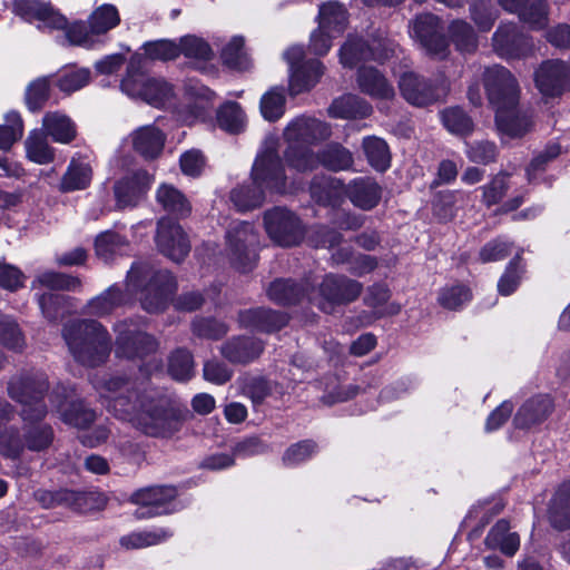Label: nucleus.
I'll list each match as a JSON object with an SVG mask.
<instances>
[{
    "instance_id": "1",
    "label": "nucleus",
    "mask_w": 570,
    "mask_h": 570,
    "mask_svg": "<svg viewBox=\"0 0 570 570\" xmlns=\"http://www.w3.org/2000/svg\"><path fill=\"white\" fill-rule=\"evenodd\" d=\"M130 383L119 377L94 383L102 404L116 417L130 422L151 436H170L179 431L183 416L179 409L167 399H154L130 389Z\"/></svg>"
},
{
    "instance_id": "2",
    "label": "nucleus",
    "mask_w": 570,
    "mask_h": 570,
    "mask_svg": "<svg viewBox=\"0 0 570 570\" xmlns=\"http://www.w3.org/2000/svg\"><path fill=\"white\" fill-rule=\"evenodd\" d=\"M483 83L490 104L495 109V122L502 139L520 138L532 127L527 111L518 108L520 89L517 79L504 67H485Z\"/></svg>"
},
{
    "instance_id": "3",
    "label": "nucleus",
    "mask_w": 570,
    "mask_h": 570,
    "mask_svg": "<svg viewBox=\"0 0 570 570\" xmlns=\"http://www.w3.org/2000/svg\"><path fill=\"white\" fill-rule=\"evenodd\" d=\"M284 190V168L272 144L258 154L253 165L250 183L233 189L230 200L238 210L245 212L261 206L266 193Z\"/></svg>"
},
{
    "instance_id": "4",
    "label": "nucleus",
    "mask_w": 570,
    "mask_h": 570,
    "mask_svg": "<svg viewBox=\"0 0 570 570\" xmlns=\"http://www.w3.org/2000/svg\"><path fill=\"white\" fill-rule=\"evenodd\" d=\"M63 340L73 358L86 366H98L106 362L111 345L107 330L97 321L77 320L62 330Z\"/></svg>"
},
{
    "instance_id": "5",
    "label": "nucleus",
    "mask_w": 570,
    "mask_h": 570,
    "mask_svg": "<svg viewBox=\"0 0 570 570\" xmlns=\"http://www.w3.org/2000/svg\"><path fill=\"white\" fill-rule=\"evenodd\" d=\"M176 287V281L168 271H155L142 262L132 264L126 278L128 295L140 293L141 305L150 313L164 309Z\"/></svg>"
},
{
    "instance_id": "6",
    "label": "nucleus",
    "mask_w": 570,
    "mask_h": 570,
    "mask_svg": "<svg viewBox=\"0 0 570 570\" xmlns=\"http://www.w3.org/2000/svg\"><path fill=\"white\" fill-rule=\"evenodd\" d=\"M141 58H132L127 75L121 81V90L132 99H140L154 107H164L174 97L170 83L160 78H151L138 70Z\"/></svg>"
},
{
    "instance_id": "7",
    "label": "nucleus",
    "mask_w": 570,
    "mask_h": 570,
    "mask_svg": "<svg viewBox=\"0 0 570 570\" xmlns=\"http://www.w3.org/2000/svg\"><path fill=\"white\" fill-rule=\"evenodd\" d=\"M120 23V13L115 4L104 3L94 9L87 23L78 21L66 31L71 45L91 48L99 42L100 37L115 29Z\"/></svg>"
},
{
    "instance_id": "8",
    "label": "nucleus",
    "mask_w": 570,
    "mask_h": 570,
    "mask_svg": "<svg viewBox=\"0 0 570 570\" xmlns=\"http://www.w3.org/2000/svg\"><path fill=\"white\" fill-rule=\"evenodd\" d=\"M46 389L43 374L16 376L10 381L9 394L22 404L21 415L24 422H37L46 415L47 409L42 402Z\"/></svg>"
},
{
    "instance_id": "9",
    "label": "nucleus",
    "mask_w": 570,
    "mask_h": 570,
    "mask_svg": "<svg viewBox=\"0 0 570 570\" xmlns=\"http://www.w3.org/2000/svg\"><path fill=\"white\" fill-rule=\"evenodd\" d=\"M396 49L397 45L389 38H375L371 43H364L362 39L348 36L340 50V61L347 68L368 60L382 63L393 57Z\"/></svg>"
},
{
    "instance_id": "10",
    "label": "nucleus",
    "mask_w": 570,
    "mask_h": 570,
    "mask_svg": "<svg viewBox=\"0 0 570 570\" xmlns=\"http://www.w3.org/2000/svg\"><path fill=\"white\" fill-rule=\"evenodd\" d=\"M258 243L254 226L246 222L236 223L227 232V255L232 265L240 272L250 271L256 263Z\"/></svg>"
},
{
    "instance_id": "11",
    "label": "nucleus",
    "mask_w": 570,
    "mask_h": 570,
    "mask_svg": "<svg viewBox=\"0 0 570 570\" xmlns=\"http://www.w3.org/2000/svg\"><path fill=\"white\" fill-rule=\"evenodd\" d=\"M399 90L410 105L425 107L444 98L449 83L444 79L432 81L413 71H405L399 78Z\"/></svg>"
},
{
    "instance_id": "12",
    "label": "nucleus",
    "mask_w": 570,
    "mask_h": 570,
    "mask_svg": "<svg viewBox=\"0 0 570 570\" xmlns=\"http://www.w3.org/2000/svg\"><path fill=\"white\" fill-rule=\"evenodd\" d=\"M287 164L297 171H308L317 168L320 165L333 170H347L353 166V156L348 149L340 144H330L321 150L320 154L303 153L296 157L293 151L287 154Z\"/></svg>"
},
{
    "instance_id": "13",
    "label": "nucleus",
    "mask_w": 570,
    "mask_h": 570,
    "mask_svg": "<svg viewBox=\"0 0 570 570\" xmlns=\"http://www.w3.org/2000/svg\"><path fill=\"white\" fill-rule=\"evenodd\" d=\"M362 285L346 276L326 275L320 288L308 299L322 311L331 313L334 305L346 304L358 297Z\"/></svg>"
},
{
    "instance_id": "14",
    "label": "nucleus",
    "mask_w": 570,
    "mask_h": 570,
    "mask_svg": "<svg viewBox=\"0 0 570 570\" xmlns=\"http://www.w3.org/2000/svg\"><path fill=\"white\" fill-rule=\"evenodd\" d=\"M331 127L316 118L308 116H299L293 119L284 129V138L288 142L287 154L293 151L296 157H301L303 153H309L308 150H298V145H314L322 140L327 139L331 136Z\"/></svg>"
},
{
    "instance_id": "15",
    "label": "nucleus",
    "mask_w": 570,
    "mask_h": 570,
    "mask_svg": "<svg viewBox=\"0 0 570 570\" xmlns=\"http://www.w3.org/2000/svg\"><path fill=\"white\" fill-rule=\"evenodd\" d=\"M264 224L268 236L281 246L297 245L305 236L299 218L286 208L275 207L266 212Z\"/></svg>"
},
{
    "instance_id": "16",
    "label": "nucleus",
    "mask_w": 570,
    "mask_h": 570,
    "mask_svg": "<svg viewBox=\"0 0 570 570\" xmlns=\"http://www.w3.org/2000/svg\"><path fill=\"white\" fill-rule=\"evenodd\" d=\"M117 333L116 355L124 358H144L156 352L158 344L132 321L120 322L115 326Z\"/></svg>"
},
{
    "instance_id": "17",
    "label": "nucleus",
    "mask_w": 570,
    "mask_h": 570,
    "mask_svg": "<svg viewBox=\"0 0 570 570\" xmlns=\"http://www.w3.org/2000/svg\"><path fill=\"white\" fill-rule=\"evenodd\" d=\"M303 56L304 50L299 46L291 47L284 52L291 71L288 88L294 96L313 88L323 75V65L318 60H309L298 66Z\"/></svg>"
},
{
    "instance_id": "18",
    "label": "nucleus",
    "mask_w": 570,
    "mask_h": 570,
    "mask_svg": "<svg viewBox=\"0 0 570 570\" xmlns=\"http://www.w3.org/2000/svg\"><path fill=\"white\" fill-rule=\"evenodd\" d=\"M440 19L426 13L415 18L410 27V35L426 52L438 59L446 57L449 45L441 33Z\"/></svg>"
},
{
    "instance_id": "19",
    "label": "nucleus",
    "mask_w": 570,
    "mask_h": 570,
    "mask_svg": "<svg viewBox=\"0 0 570 570\" xmlns=\"http://www.w3.org/2000/svg\"><path fill=\"white\" fill-rule=\"evenodd\" d=\"M176 495L177 491L173 487H150L135 492L131 495V502L140 505L136 511V517L144 519L170 513Z\"/></svg>"
},
{
    "instance_id": "20",
    "label": "nucleus",
    "mask_w": 570,
    "mask_h": 570,
    "mask_svg": "<svg viewBox=\"0 0 570 570\" xmlns=\"http://www.w3.org/2000/svg\"><path fill=\"white\" fill-rule=\"evenodd\" d=\"M153 181L154 176L146 170L127 174L114 186L116 206L119 209L137 206L146 197Z\"/></svg>"
},
{
    "instance_id": "21",
    "label": "nucleus",
    "mask_w": 570,
    "mask_h": 570,
    "mask_svg": "<svg viewBox=\"0 0 570 570\" xmlns=\"http://www.w3.org/2000/svg\"><path fill=\"white\" fill-rule=\"evenodd\" d=\"M535 86L544 97H557L570 90V67L563 61L543 62L534 75Z\"/></svg>"
},
{
    "instance_id": "22",
    "label": "nucleus",
    "mask_w": 570,
    "mask_h": 570,
    "mask_svg": "<svg viewBox=\"0 0 570 570\" xmlns=\"http://www.w3.org/2000/svg\"><path fill=\"white\" fill-rule=\"evenodd\" d=\"M73 392L72 389L58 386L52 392L50 400L66 424L85 429L94 422L96 414L92 410L85 407L81 402L71 401Z\"/></svg>"
},
{
    "instance_id": "23",
    "label": "nucleus",
    "mask_w": 570,
    "mask_h": 570,
    "mask_svg": "<svg viewBox=\"0 0 570 570\" xmlns=\"http://www.w3.org/2000/svg\"><path fill=\"white\" fill-rule=\"evenodd\" d=\"M493 50L502 58L514 59L527 56L532 42L519 31L514 23H501L492 37Z\"/></svg>"
},
{
    "instance_id": "24",
    "label": "nucleus",
    "mask_w": 570,
    "mask_h": 570,
    "mask_svg": "<svg viewBox=\"0 0 570 570\" xmlns=\"http://www.w3.org/2000/svg\"><path fill=\"white\" fill-rule=\"evenodd\" d=\"M14 12L24 20L36 23L40 30L65 29L67 20L49 4L38 0H14Z\"/></svg>"
},
{
    "instance_id": "25",
    "label": "nucleus",
    "mask_w": 570,
    "mask_h": 570,
    "mask_svg": "<svg viewBox=\"0 0 570 570\" xmlns=\"http://www.w3.org/2000/svg\"><path fill=\"white\" fill-rule=\"evenodd\" d=\"M156 243L160 253L177 263L183 261L190 249L180 225L168 219H161L158 223Z\"/></svg>"
},
{
    "instance_id": "26",
    "label": "nucleus",
    "mask_w": 570,
    "mask_h": 570,
    "mask_svg": "<svg viewBox=\"0 0 570 570\" xmlns=\"http://www.w3.org/2000/svg\"><path fill=\"white\" fill-rule=\"evenodd\" d=\"M356 83L362 94L374 100L390 101L396 95L393 83L381 70L372 66L358 68Z\"/></svg>"
},
{
    "instance_id": "27",
    "label": "nucleus",
    "mask_w": 570,
    "mask_h": 570,
    "mask_svg": "<svg viewBox=\"0 0 570 570\" xmlns=\"http://www.w3.org/2000/svg\"><path fill=\"white\" fill-rule=\"evenodd\" d=\"M184 89L187 108V115L184 117V120L193 122L194 120L205 119L207 110L214 104L215 92L194 79H189L185 83Z\"/></svg>"
},
{
    "instance_id": "28",
    "label": "nucleus",
    "mask_w": 570,
    "mask_h": 570,
    "mask_svg": "<svg viewBox=\"0 0 570 570\" xmlns=\"http://www.w3.org/2000/svg\"><path fill=\"white\" fill-rule=\"evenodd\" d=\"M552 410L553 403L550 396H533L521 405L513 419V423L519 429H529L546 421Z\"/></svg>"
},
{
    "instance_id": "29",
    "label": "nucleus",
    "mask_w": 570,
    "mask_h": 570,
    "mask_svg": "<svg viewBox=\"0 0 570 570\" xmlns=\"http://www.w3.org/2000/svg\"><path fill=\"white\" fill-rule=\"evenodd\" d=\"M166 136L154 125L142 126L131 134L134 149L146 159H154L160 155Z\"/></svg>"
},
{
    "instance_id": "30",
    "label": "nucleus",
    "mask_w": 570,
    "mask_h": 570,
    "mask_svg": "<svg viewBox=\"0 0 570 570\" xmlns=\"http://www.w3.org/2000/svg\"><path fill=\"white\" fill-rule=\"evenodd\" d=\"M42 129L53 141L69 144L77 136V127L72 119L62 111H48L42 118Z\"/></svg>"
},
{
    "instance_id": "31",
    "label": "nucleus",
    "mask_w": 570,
    "mask_h": 570,
    "mask_svg": "<svg viewBox=\"0 0 570 570\" xmlns=\"http://www.w3.org/2000/svg\"><path fill=\"white\" fill-rule=\"evenodd\" d=\"M92 178V168L86 158H72L63 174L59 190L62 193H71L86 189Z\"/></svg>"
},
{
    "instance_id": "32",
    "label": "nucleus",
    "mask_w": 570,
    "mask_h": 570,
    "mask_svg": "<svg viewBox=\"0 0 570 570\" xmlns=\"http://www.w3.org/2000/svg\"><path fill=\"white\" fill-rule=\"evenodd\" d=\"M346 193L351 202L364 210L372 209L381 199L380 186L368 177L352 180Z\"/></svg>"
},
{
    "instance_id": "33",
    "label": "nucleus",
    "mask_w": 570,
    "mask_h": 570,
    "mask_svg": "<svg viewBox=\"0 0 570 570\" xmlns=\"http://www.w3.org/2000/svg\"><path fill=\"white\" fill-rule=\"evenodd\" d=\"M318 27L331 32L332 37H340L347 27V10L335 0L324 2L318 9Z\"/></svg>"
},
{
    "instance_id": "34",
    "label": "nucleus",
    "mask_w": 570,
    "mask_h": 570,
    "mask_svg": "<svg viewBox=\"0 0 570 570\" xmlns=\"http://www.w3.org/2000/svg\"><path fill=\"white\" fill-rule=\"evenodd\" d=\"M485 544L490 549H499L505 556L512 557L519 550L520 538L517 532L510 531L507 520H499L485 538Z\"/></svg>"
},
{
    "instance_id": "35",
    "label": "nucleus",
    "mask_w": 570,
    "mask_h": 570,
    "mask_svg": "<svg viewBox=\"0 0 570 570\" xmlns=\"http://www.w3.org/2000/svg\"><path fill=\"white\" fill-rule=\"evenodd\" d=\"M156 200L165 212L176 217H186L191 212V205L187 197L170 184H161L158 187Z\"/></svg>"
},
{
    "instance_id": "36",
    "label": "nucleus",
    "mask_w": 570,
    "mask_h": 570,
    "mask_svg": "<svg viewBox=\"0 0 570 570\" xmlns=\"http://www.w3.org/2000/svg\"><path fill=\"white\" fill-rule=\"evenodd\" d=\"M372 106L356 95H345L335 99L328 108L333 118L351 119L364 118L371 115Z\"/></svg>"
},
{
    "instance_id": "37",
    "label": "nucleus",
    "mask_w": 570,
    "mask_h": 570,
    "mask_svg": "<svg viewBox=\"0 0 570 570\" xmlns=\"http://www.w3.org/2000/svg\"><path fill=\"white\" fill-rule=\"evenodd\" d=\"M240 323L264 332L282 328L287 323L286 315L266 308H256L240 314Z\"/></svg>"
},
{
    "instance_id": "38",
    "label": "nucleus",
    "mask_w": 570,
    "mask_h": 570,
    "mask_svg": "<svg viewBox=\"0 0 570 570\" xmlns=\"http://www.w3.org/2000/svg\"><path fill=\"white\" fill-rule=\"evenodd\" d=\"M126 302L127 296L121 293L117 285H111L87 303L86 313L92 316L104 317L110 315Z\"/></svg>"
},
{
    "instance_id": "39",
    "label": "nucleus",
    "mask_w": 570,
    "mask_h": 570,
    "mask_svg": "<svg viewBox=\"0 0 570 570\" xmlns=\"http://www.w3.org/2000/svg\"><path fill=\"white\" fill-rule=\"evenodd\" d=\"M263 351L261 341L250 337L235 338L224 345L222 352L232 362L246 363L257 357Z\"/></svg>"
},
{
    "instance_id": "40",
    "label": "nucleus",
    "mask_w": 570,
    "mask_h": 570,
    "mask_svg": "<svg viewBox=\"0 0 570 570\" xmlns=\"http://www.w3.org/2000/svg\"><path fill=\"white\" fill-rule=\"evenodd\" d=\"M549 519L556 529L570 528V481L556 492L549 508Z\"/></svg>"
},
{
    "instance_id": "41",
    "label": "nucleus",
    "mask_w": 570,
    "mask_h": 570,
    "mask_svg": "<svg viewBox=\"0 0 570 570\" xmlns=\"http://www.w3.org/2000/svg\"><path fill=\"white\" fill-rule=\"evenodd\" d=\"M27 158L36 164H49L55 158V150L48 142V135L38 129L32 130L24 141Z\"/></svg>"
},
{
    "instance_id": "42",
    "label": "nucleus",
    "mask_w": 570,
    "mask_h": 570,
    "mask_svg": "<svg viewBox=\"0 0 570 570\" xmlns=\"http://www.w3.org/2000/svg\"><path fill=\"white\" fill-rule=\"evenodd\" d=\"M173 537V531L165 528H157L149 531L131 532L122 535L120 546L126 550L142 549L159 544Z\"/></svg>"
},
{
    "instance_id": "43",
    "label": "nucleus",
    "mask_w": 570,
    "mask_h": 570,
    "mask_svg": "<svg viewBox=\"0 0 570 570\" xmlns=\"http://www.w3.org/2000/svg\"><path fill=\"white\" fill-rule=\"evenodd\" d=\"M286 97L284 88L272 87L261 98L259 110L265 120L276 121L285 112Z\"/></svg>"
},
{
    "instance_id": "44",
    "label": "nucleus",
    "mask_w": 570,
    "mask_h": 570,
    "mask_svg": "<svg viewBox=\"0 0 570 570\" xmlns=\"http://www.w3.org/2000/svg\"><path fill=\"white\" fill-rule=\"evenodd\" d=\"M127 247L128 244L124 237L109 230L99 234L95 240L96 255L105 262L124 254Z\"/></svg>"
},
{
    "instance_id": "45",
    "label": "nucleus",
    "mask_w": 570,
    "mask_h": 570,
    "mask_svg": "<svg viewBox=\"0 0 570 570\" xmlns=\"http://www.w3.org/2000/svg\"><path fill=\"white\" fill-rule=\"evenodd\" d=\"M443 126L453 135L466 137L473 131V121L459 107H450L440 112Z\"/></svg>"
},
{
    "instance_id": "46",
    "label": "nucleus",
    "mask_w": 570,
    "mask_h": 570,
    "mask_svg": "<svg viewBox=\"0 0 570 570\" xmlns=\"http://www.w3.org/2000/svg\"><path fill=\"white\" fill-rule=\"evenodd\" d=\"M218 126L232 134L240 132L246 126V116L237 102H226L217 110Z\"/></svg>"
},
{
    "instance_id": "47",
    "label": "nucleus",
    "mask_w": 570,
    "mask_h": 570,
    "mask_svg": "<svg viewBox=\"0 0 570 570\" xmlns=\"http://www.w3.org/2000/svg\"><path fill=\"white\" fill-rule=\"evenodd\" d=\"M364 154L372 167L385 170L390 166L391 155L386 142L379 137H366L363 140Z\"/></svg>"
},
{
    "instance_id": "48",
    "label": "nucleus",
    "mask_w": 570,
    "mask_h": 570,
    "mask_svg": "<svg viewBox=\"0 0 570 570\" xmlns=\"http://www.w3.org/2000/svg\"><path fill=\"white\" fill-rule=\"evenodd\" d=\"M0 344L4 347L20 352L26 345V340L16 320L0 313Z\"/></svg>"
},
{
    "instance_id": "49",
    "label": "nucleus",
    "mask_w": 570,
    "mask_h": 570,
    "mask_svg": "<svg viewBox=\"0 0 570 570\" xmlns=\"http://www.w3.org/2000/svg\"><path fill=\"white\" fill-rule=\"evenodd\" d=\"M180 53L195 63L208 61L213 58L209 45L196 36H185L179 40Z\"/></svg>"
},
{
    "instance_id": "50",
    "label": "nucleus",
    "mask_w": 570,
    "mask_h": 570,
    "mask_svg": "<svg viewBox=\"0 0 570 570\" xmlns=\"http://www.w3.org/2000/svg\"><path fill=\"white\" fill-rule=\"evenodd\" d=\"M267 294L272 301L285 305L299 302L303 291L292 281L277 279L271 284Z\"/></svg>"
},
{
    "instance_id": "51",
    "label": "nucleus",
    "mask_w": 570,
    "mask_h": 570,
    "mask_svg": "<svg viewBox=\"0 0 570 570\" xmlns=\"http://www.w3.org/2000/svg\"><path fill=\"white\" fill-rule=\"evenodd\" d=\"M449 32L456 49L461 52H472L478 47V39L472 27L462 20L453 21Z\"/></svg>"
},
{
    "instance_id": "52",
    "label": "nucleus",
    "mask_w": 570,
    "mask_h": 570,
    "mask_svg": "<svg viewBox=\"0 0 570 570\" xmlns=\"http://www.w3.org/2000/svg\"><path fill=\"white\" fill-rule=\"evenodd\" d=\"M90 81V70L87 68H70L62 70L57 79V87L67 94L80 90Z\"/></svg>"
},
{
    "instance_id": "53",
    "label": "nucleus",
    "mask_w": 570,
    "mask_h": 570,
    "mask_svg": "<svg viewBox=\"0 0 570 570\" xmlns=\"http://www.w3.org/2000/svg\"><path fill=\"white\" fill-rule=\"evenodd\" d=\"M520 19L532 30L543 29L548 24V4L544 0H537L517 11Z\"/></svg>"
},
{
    "instance_id": "54",
    "label": "nucleus",
    "mask_w": 570,
    "mask_h": 570,
    "mask_svg": "<svg viewBox=\"0 0 570 570\" xmlns=\"http://www.w3.org/2000/svg\"><path fill=\"white\" fill-rule=\"evenodd\" d=\"M168 372L176 381H187L194 375V362L189 352L177 350L169 357Z\"/></svg>"
},
{
    "instance_id": "55",
    "label": "nucleus",
    "mask_w": 570,
    "mask_h": 570,
    "mask_svg": "<svg viewBox=\"0 0 570 570\" xmlns=\"http://www.w3.org/2000/svg\"><path fill=\"white\" fill-rule=\"evenodd\" d=\"M38 286H45L50 289L75 291L80 286V281L66 274L45 272L32 282L33 288Z\"/></svg>"
},
{
    "instance_id": "56",
    "label": "nucleus",
    "mask_w": 570,
    "mask_h": 570,
    "mask_svg": "<svg viewBox=\"0 0 570 570\" xmlns=\"http://www.w3.org/2000/svg\"><path fill=\"white\" fill-rule=\"evenodd\" d=\"M50 81L48 77H40L31 81L26 89V105L29 110L38 111L49 97Z\"/></svg>"
},
{
    "instance_id": "57",
    "label": "nucleus",
    "mask_w": 570,
    "mask_h": 570,
    "mask_svg": "<svg viewBox=\"0 0 570 570\" xmlns=\"http://www.w3.org/2000/svg\"><path fill=\"white\" fill-rule=\"evenodd\" d=\"M509 174L502 171L495 175L491 181L482 186V202L491 207L498 204L507 194L509 184Z\"/></svg>"
},
{
    "instance_id": "58",
    "label": "nucleus",
    "mask_w": 570,
    "mask_h": 570,
    "mask_svg": "<svg viewBox=\"0 0 570 570\" xmlns=\"http://www.w3.org/2000/svg\"><path fill=\"white\" fill-rule=\"evenodd\" d=\"M7 122L0 125V150H8L23 134L22 120L18 112H9Z\"/></svg>"
},
{
    "instance_id": "59",
    "label": "nucleus",
    "mask_w": 570,
    "mask_h": 570,
    "mask_svg": "<svg viewBox=\"0 0 570 570\" xmlns=\"http://www.w3.org/2000/svg\"><path fill=\"white\" fill-rule=\"evenodd\" d=\"M471 298L470 289L463 285H452L442 288L439 303L448 309H458Z\"/></svg>"
},
{
    "instance_id": "60",
    "label": "nucleus",
    "mask_w": 570,
    "mask_h": 570,
    "mask_svg": "<svg viewBox=\"0 0 570 570\" xmlns=\"http://www.w3.org/2000/svg\"><path fill=\"white\" fill-rule=\"evenodd\" d=\"M145 55L151 60L167 61L175 59L180 53L179 43L171 40H157L145 45Z\"/></svg>"
},
{
    "instance_id": "61",
    "label": "nucleus",
    "mask_w": 570,
    "mask_h": 570,
    "mask_svg": "<svg viewBox=\"0 0 570 570\" xmlns=\"http://www.w3.org/2000/svg\"><path fill=\"white\" fill-rule=\"evenodd\" d=\"M471 18L480 31H489L495 19L497 14L491 6V0H480L471 4Z\"/></svg>"
},
{
    "instance_id": "62",
    "label": "nucleus",
    "mask_w": 570,
    "mask_h": 570,
    "mask_svg": "<svg viewBox=\"0 0 570 570\" xmlns=\"http://www.w3.org/2000/svg\"><path fill=\"white\" fill-rule=\"evenodd\" d=\"M222 58L226 65L236 69H244L247 66L244 52V39L233 37L223 48Z\"/></svg>"
},
{
    "instance_id": "63",
    "label": "nucleus",
    "mask_w": 570,
    "mask_h": 570,
    "mask_svg": "<svg viewBox=\"0 0 570 570\" xmlns=\"http://www.w3.org/2000/svg\"><path fill=\"white\" fill-rule=\"evenodd\" d=\"M522 272L521 258L518 255L512 262H510L504 274L499 279V293L504 296L512 294L520 283Z\"/></svg>"
},
{
    "instance_id": "64",
    "label": "nucleus",
    "mask_w": 570,
    "mask_h": 570,
    "mask_svg": "<svg viewBox=\"0 0 570 570\" xmlns=\"http://www.w3.org/2000/svg\"><path fill=\"white\" fill-rule=\"evenodd\" d=\"M317 452V446L312 441H302L289 446L283 455V461L288 466L305 462Z\"/></svg>"
}]
</instances>
